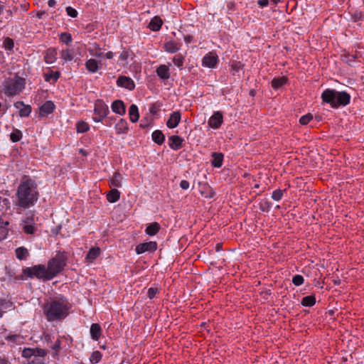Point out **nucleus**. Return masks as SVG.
Listing matches in <instances>:
<instances>
[{
    "label": "nucleus",
    "instance_id": "nucleus-1",
    "mask_svg": "<svg viewBox=\"0 0 364 364\" xmlns=\"http://www.w3.org/2000/svg\"><path fill=\"white\" fill-rule=\"evenodd\" d=\"M19 206L26 208L33 205L38 199L36 185L31 179L23 181L17 190Z\"/></svg>",
    "mask_w": 364,
    "mask_h": 364
},
{
    "label": "nucleus",
    "instance_id": "nucleus-2",
    "mask_svg": "<svg viewBox=\"0 0 364 364\" xmlns=\"http://www.w3.org/2000/svg\"><path fill=\"white\" fill-rule=\"evenodd\" d=\"M43 310L48 321L60 320L68 314L67 304L63 299H55L46 303Z\"/></svg>",
    "mask_w": 364,
    "mask_h": 364
},
{
    "label": "nucleus",
    "instance_id": "nucleus-3",
    "mask_svg": "<svg viewBox=\"0 0 364 364\" xmlns=\"http://www.w3.org/2000/svg\"><path fill=\"white\" fill-rule=\"evenodd\" d=\"M321 98L324 102L328 103L332 107L336 108L339 106L348 105L350 100V95L346 92H338L335 90L326 89L323 92Z\"/></svg>",
    "mask_w": 364,
    "mask_h": 364
},
{
    "label": "nucleus",
    "instance_id": "nucleus-4",
    "mask_svg": "<svg viewBox=\"0 0 364 364\" xmlns=\"http://www.w3.org/2000/svg\"><path fill=\"white\" fill-rule=\"evenodd\" d=\"M66 255L65 253H58L53 258L48 262V275L47 279H52L59 274L66 264Z\"/></svg>",
    "mask_w": 364,
    "mask_h": 364
},
{
    "label": "nucleus",
    "instance_id": "nucleus-5",
    "mask_svg": "<svg viewBox=\"0 0 364 364\" xmlns=\"http://www.w3.org/2000/svg\"><path fill=\"white\" fill-rule=\"evenodd\" d=\"M25 86V80L18 76L7 78L4 82V92L7 96H14L21 92Z\"/></svg>",
    "mask_w": 364,
    "mask_h": 364
},
{
    "label": "nucleus",
    "instance_id": "nucleus-6",
    "mask_svg": "<svg viewBox=\"0 0 364 364\" xmlns=\"http://www.w3.org/2000/svg\"><path fill=\"white\" fill-rule=\"evenodd\" d=\"M23 272L29 277H36L38 279L48 280L47 277H48V272L47 267L43 264L35 265L32 267H27L23 270Z\"/></svg>",
    "mask_w": 364,
    "mask_h": 364
},
{
    "label": "nucleus",
    "instance_id": "nucleus-7",
    "mask_svg": "<svg viewBox=\"0 0 364 364\" xmlns=\"http://www.w3.org/2000/svg\"><path fill=\"white\" fill-rule=\"evenodd\" d=\"M157 249V244L156 242H149L141 243L136 247V252L138 255L142 254L146 252H154Z\"/></svg>",
    "mask_w": 364,
    "mask_h": 364
},
{
    "label": "nucleus",
    "instance_id": "nucleus-8",
    "mask_svg": "<svg viewBox=\"0 0 364 364\" xmlns=\"http://www.w3.org/2000/svg\"><path fill=\"white\" fill-rule=\"evenodd\" d=\"M95 114L101 117H106L108 112V106L101 100H97L95 104Z\"/></svg>",
    "mask_w": 364,
    "mask_h": 364
},
{
    "label": "nucleus",
    "instance_id": "nucleus-9",
    "mask_svg": "<svg viewBox=\"0 0 364 364\" xmlns=\"http://www.w3.org/2000/svg\"><path fill=\"white\" fill-rule=\"evenodd\" d=\"M218 63V55L213 53H208L203 58V65L213 68Z\"/></svg>",
    "mask_w": 364,
    "mask_h": 364
},
{
    "label": "nucleus",
    "instance_id": "nucleus-10",
    "mask_svg": "<svg viewBox=\"0 0 364 364\" xmlns=\"http://www.w3.org/2000/svg\"><path fill=\"white\" fill-rule=\"evenodd\" d=\"M117 84L119 87H124L129 90H132L135 87L134 81L129 77L120 76L117 80Z\"/></svg>",
    "mask_w": 364,
    "mask_h": 364
},
{
    "label": "nucleus",
    "instance_id": "nucleus-11",
    "mask_svg": "<svg viewBox=\"0 0 364 364\" xmlns=\"http://www.w3.org/2000/svg\"><path fill=\"white\" fill-rule=\"evenodd\" d=\"M223 122V115L220 112H215L209 119L208 124L213 129H218L220 127Z\"/></svg>",
    "mask_w": 364,
    "mask_h": 364
},
{
    "label": "nucleus",
    "instance_id": "nucleus-12",
    "mask_svg": "<svg viewBox=\"0 0 364 364\" xmlns=\"http://www.w3.org/2000/svg\"><path fill=\"white\" fill-rule=\"evenodd\" d=\"M168 141H169L168 145H169L170 148L173 150H178L179 149H181L183 146V139L179 136H176V135L171 136L168 138Z\"/></svg>",
    "mask_w": 364,
    "mask_h": 364
},
{
    "label": "nucleus",
    "instance_id": "nucleus-13",
    "mask_svg": "<svg viewBox=\"0 0 364 364\" xmlns=\"http://www.w3.org/2000/svg\"><path fill=\"white\" fill-rule=\"evenodd\" d=\"M181 121V113L179 112H173L166 122L168 128L173 129L178 126Z\"/></svg>",
    "mask_w": 364,
    "mask_h": 364
},
{
    "label": "nucleus",
    "instance_id": "nucleus-14",
    "mask_svg": "<svg viewBox=\"0 0 364 364\" xmlns=\"http://www.w3.org/2000/svg\"><path fill=\"white\" fill-rule=\"evenodd\" d=\"M55 109V105L51 101H46L43 105L40 107V115L41 116H46L53 112Z\"/></svg>",
    "mask_w": 364,
    "mask_h": 364
},
{
    "label": "nucleus",
    "instance_id": "nucleus-15",
    "mask_svg": "<svg viewBox=\"0 0 364 364\" xmlns=\"http://www.w3.org/2000/svg\"><path fill=\"white\" fill-rule=\"evenodd\" d=\"M57 50L55 48H49L46 50L44 59L47 64L53 63L57 59Z\"/></svg>",
    "mask_w": 364,
    "mask_h": 364
},
{
    "label": "nucleus",
    "instance_id": "nucleus-16",
    "mask_svg": "<svg viewBox=\"0 0 364 364\" xmlns=\"http://www.w3.org/2000/svg\"><path fill=\"white\" fill-rule=\"evenodd\" d=\"M112 109L116 114L123 115L125 113V106L122 101L115 100L112 104Z\"/></svg>",
    "mask_w": 364,
    "mask_h": 364
},
{
    "label": "nucleus",
    "instance_id": "nucleus-17",
    "mask_svg": "<svg viewBox=\"0 0 364 364\" xmlns=\"http://www.w3.org/2000/svg\"><path fill=\"white\" fill-rule=\"evenodd\" d=\"M158 76L163 79L167 80L170 77L169 68L166 65H161L156 69Z\"/></svg>",
    "mask_w": 364,
    "mask_h": 364
},
{
    "label": "nucleus",
    "instance_id": "nucleus-18",
    "mask_svg": "<svg viewBox=\"0 0 364 364\" xmlns=\"http://www.w3.org/2000/svg\"><path fill=\"white\" fill-rule=\"evenodd\" d=\"M102 329L98 323H92L90 326L91 338L95 341H98L101 336Z\"/></svg>",
    "mask_w": 364,
    "mask_h": 364
},
{
    "label": "nucleus",
    "instance_id": "nucleus-19",
    "mask_svg": "<svg viewBox=\"0 0 364 364\" xmlns=\"http://www.w3.org/2000/svg\"><path fill=\"white\" fill-rule=\"evenodd\" d=\"M162 23L163 22L161 18L159 16H155L151 20L149 24V27L151 30L157 31L161 28Z\"/></svg>",
    "mask_w": 364,
    "mask_h": 364
},
{
    "label": "nucleus",
    "instance_id": "nucleus-20",
    "mask_svg": "<svg viewBox=\"0 0 364 364\" xmlns=\"http://www.w3.org/2000/svg\"><path fill=\"white\" fill-rule=\"evenodd\" d=\"M129 115L131 122H136L139 117L138 107L135 105H132L129 109Z\"/></svg>",
    "mask_w": 364,
    "mask_h": 364
},
{
    "label": "nucleus",
    "instance_id": "nucleus-21",
    "mask_svg": "<svg viewBox=\"0 0 364 364\" xmlns=\"http://www.w3.org/2000/svg\"><path fill=\"white\" fill-rule=\"evenodd\" d=\"M213 161L211 162L214 167L220 168L223 165V154L221 153L213 152L212 154Z\"/></svg>",
    "mask_w": 364,
    "mask_h": 364
},
{
    "label": "nucleus",
    "instance_id": "nucleus-22",
    "mask_svg": "<svg viewBox=\"0 0 364 364\" xmlns=\"http://www.w3.org/2000/svg\"><path fill=\"white\" fill-rule=\"evenodd\" d=\"M75 52L73 49H65L60 52V56L64 63L73 60Z\"/></svg>",
    "mask_w": 364,
    "mask_h": 364
},
{
    "label": "nucleus",
    "instance_id": "nucleus-23",
    "mask_svg": "<svg viewBox=\"0 0 364 364\" xmlns=\"http://www.w3.org/2000/svg\"><path fill=\"white\" fill-rule=\"evenodd\" d=\"M34 355L33 359L32 360V363L37 362L41 363V358H43L46 355V351L41 348H33Z\"/></svg>",
    "mask_w": 364,
    "mask_h": 364
},
{
    "label": "nucleus",
    "instance_id": "nucleus-24",
    "mask_svg": "<svg viewBox=\"0 0 364 364\" xmlns=\"http://www.w3.org/2000/svg\"><path fill=\"white\" fill-rule=\"evenodd\" d=\"M119 197H120V193L116 188L112 189L107 194V199L109 203H115L116 201H117L119 199Z\"/></svg>",
    "mask_w": 364,
    "mask_h": 364
},
{
    "label": "nucleus",
    "instance_id": "nucleus-25",
    "mask_svg": "<svg viewBox=\"0 0 364 364\" xmlns=\"http://www.w3.org/2000/svg\"><path fill=\"white\" fill-rule=\"evenodd\" d=\"M100 249L99 247L92 248L86 256V260L89 262H92L100 255Z\"/></svg>",
    "mask_w": 364,
    "mask_h": 364
},
{
    "label": "nucleus",
    "instance_id": "nucleus-26",
    "mask_svg": "<svg viewBox=\"0 0 364 364\" xmlns=\"http://www.w3.org/2000/svg\"><path fill=\"white\" fill-rule=\"evenodd\" d=\"M152 139L155 143L161 145L164 143L165 136L161 131L156 130L152 133Z\"/></svg>",
    "mask_w": 364,
    "mask_h": 364
},
{
    "label": "nucleus",
    "instance_id": "nucleus-27",
    "mask_svg": "<svg viewBox=\"0 0 364 364\" xmlns=\"http://www.w3.org/2000/svg\"><path fill=\"white\" fill-rule=\"evenodd\" d=\"M115 129L117 134L125 133L127 130V124L124 119H121L116 124Z\"/></svg>",
    "mask_w": 364,
    "mask_h": 364
},
{
    "label": "nucleus",
    "instance_id": "nucleus-28",
    "mask_svg": "<svg viewBox=\"0 0 364 364\" xmlns=\"http://www.w3.org/2000/svg\"><path fill=\"white\" fill-rule=\"evenodd\" d=\"M86 68L91 73H96L98 70L97 62L95 59H89L85 63Z\"/></svg>",
    "mask_w": 364,
    "mask_h": 364
},
{
    "label": "nucleus",
    "instance_id": "nucleus-29",
    "mask_svg": "<svg viewBox=\"0 0 364 364\" xmlns=\"http://www.w3.org/2000/svg\"><path fill=\"white\" fill-rule=\"evenodd\" d=\"M166 51L170 53H174L179 50V47L174 41H168L164 44Z\"/></svg>",
    "mask_w": 364,
    "mask_h": 364
},
{
    "label": "nucleus",
    "instance_id": "nucleus-30",
    "mask_svg": "<svg viewBox=\"0 0 364 364\" xmlns=\"http://www.w3.org/2000/svg\"><path fill=\"white\" fill-rule=\"evenodd\" d=\"M122 176L119 173H114L112 178L110 181V186L114 187L122 186Z\"/></svg>",
    "mask_w": 364,
    "mask_h": 364
},
{
    "label": "nucleus",
    "instance_id": "nucleus-31",
    "mask_svg": "<svg viewBox=\"0 0 364 364\" xmlns=\"http://www.w3.org/2000/svg\"><path fill=\"white\" fill-rule=\"evenodd\" d=\"M316 303V298L314 295H309L304 297L301 300V305L304 306H312Z\"/></svg>",
    "mask_w": 364,
    "mask_h": 364
},
{
    "label": "nucleus",
    "instance_id": "nucleus-32",
    "mask_svg": "<svg viewBox=\"0 0 364 364\" xmlns=\"http://www.w3.org/2000/svg\"><path fill=\"white\" fill-rule=\"evenodd\" d=\"M159 225L157 223H151L146 228V232L149 235H154L159 232Z\"/></svg>",
    "mask_w": 364,
    "mask_h": 364
},
{
    "label": "nucleus",
    "instance_id": "nucleus-33",
    "mask_svg": "<svg viewBox=\"0 0 364 364\" xmlns=\"http://www.w3.org/2000/svg\"><path fill=\"white\" fill-rule=\"evenodd\" d=\"M9 225L8 222H1L0 221V241L4 240L8 233V228Z\"/></svg>",
    "mask_w": 364,
    "mask_h": 364
},
{
    "label": "nucleus",
    "instance_id": "nucleus-34",
    "mask_svg": "<svg viewBox=\"0 0 364 364\" xmlns=\"http://www.w3.org/2000/svg\"><path fill=\"white\" fill-rule=\"evenodd\" d=\"M3 47L6 50L11 53L13 51L14 47V43L13 39L6 37L3 43Z\"/></svg>",
    "mask_w": 364,
    "mask_h": 364
},
{
    "label": "nucleus",
    "instance_id": "nucleus-35",
    "mask_svg": "<svg viewBox=\"0 0 364 364\" xmlns=\"http://www.w3.org/2000/svg\"><path fill=\"white\" fill-rule=\"evenodd\" d=\"M16 254L17 258L19 259H23L28 255V252L25 247H18L16 250Z\"/></svg>",
    "mask_w": 364,
    "mask_h": 364
},
{
    "label": "nucleus",
    "instance_id": "nucleus-36",
    "mask_svg": "<svg viewBox=\"0 0 364 364\" xmlns=\"http://www.w3.org/2000/svg\"><path fill=\"white\" fill-rule=\"evenodd\" d=\"M285 82H286V78L284 77H280V78H274L272 81V86L274 89H278V88L281 87L283 85H284Z\"/></svg>",
    "mask_w": 364,
    "mask_h": 364
},
{
    "label": "nucleus",
    "instance_id": "nucleus-37",
    "mask_svg": "<svg viewBox=\"0 0 364 364\" xmlns=\"http://www.w3.org/2000/svg\"><path fill=\"white\" fill-rule=\"evenodd\" d=\"M60 77V73L55 72L54 73H46L44 75L45 80L47 82L50 81L51 80L55 82L58 80Z\"/></svg>",
    "mask_w": 364,
    "mask_h": 364
},
{
    "label": "nucleus",
    "instance_id": "nucleus-38",
    "mask_svg": "<svg viewBox=\"0 0 364 364\" xmlns=\"http://www.w3.org/2000/svg\"><path fill=\"white\" fill-rule=\"evenodd\" d=\"M77 132L84 133L89 130V125L85 122H79L77 124Z\"/></svg>",
    "mask_w": 364,
    "mask_h": 364
},
{
    "label": "nucleus",
    "instance_id": "nucleus-39",
    "mask_svg": "<svg viewBox=\"0 0 364 364\" xmlns=\"http://www.w3.org/2000/svg\"><path fill=\"white\" fill-rule=\"evenodd\" d=\"M102 358L101 353L100 351H94L90 356V362L92 363H97Z\"/></svg>",
    "mask_w": 364,
    "mask_h": 364
},
{
    "label": "nucleus",
    "instance_id": "nucleus-40",
    "mask_svg": "<svg viewBox=\"0 0 364 364\" xmlns=\"http://www.w3.org/2000/svg\"><path fill=\"white\" fill-rule=\"evenodd\" d=\"M31 112V107L30 105H25L19 111V115L21 117H28Z\"/></svg>",
    "mask_w": 364,
    "mask_h": 364
},
{
    "label": "nucleus",
    "instance_id": "nucleus-41",
    "mask_svg": "<svg viewBox=\"0 0 364 364\" xmlns=\"http://www.w3.org/2000/svg\"><path fill=\"white\" fill-rule=\"evenodd\" d=\"M60 39L63 43L68 45L72 41V36L68 33H62L60 36Z\"/></svg>",
    "mask_w": 364,
    "mask_h": 364
},
{
    "label": "nucleus",
    "instance_id": "nucleus-42",
    "mask_svg": "<svg viewBox=\"0 0 364 364\" xmlns=\"http://www.w3.org/2000/svg\"><path fill=\"white\" fill-rule=\"evenodd\" d=\"M242 64L240 62H235L232 65V75H237L240 70L242 68Z\"/></svg>",
    "mask_w": 364,
    "mask_h": 364
},
{
    "label": "nucleus",
    "instance_id": "nucleus-43",
    "mask_svg": "<svg viewBox=\"0 0 364 364\" xmlns=\"http://www.w3.org/2000/svg\"><path fill=\"white\" fill-rule=\"evenodd\" d=\"M183 60H184V58L181 55H177L174 56V58L173 59V62L174 65L178 68H180L183 65Z\"/></svg>",
    "mask_w": 364,
    "mask_h": 364
},
{
    "label": "nucleus",
    "instance_id": "nucleus-44",
    "mask_svg": "<svg viewBox=\"0 0 364 364\" xmlns=\"http://www.w3.org/2000/svg\"><path fill=\"white\" fill-rule=\"evenodd\" d=\"M313 119V116L311 114H305L304 116H302L300 119H299V122L302 124V125H306L307 124L311 119Z\"/></svg>",
    "mask_w": 364,
    "mask_h": 364
},
{
    "label": "nucleus",
    "instance_id": "nucleus-45",
    "mask_svg": "<svg viewBox=\"0 0 364 364\" xmlns=\"http://www.w3.org/2000/svg\"><path fill=\"white\" fill-rule=\"evenodd\" d=\"M23 230L28 234H33L36 231V227L31 224L26 223L23 225Z\"/></svg>",
    "mask_w": 364,
    "mask_h": 364
},
{
    "label": "nucleus",
    "instance_id": "nucleus-46",
    "mask_svg": "<svg viewBox=\"0 0 364 364\" xmlns=\"http://www.w3.org/2000/svg\"><path fill=\"white\" fill-rule=\"evenodd\" d=\"M22 134L20 131L12 132L10 134V139L13 142H17L21 139Z\"/></svg>",
    "mask_w": 364,
    "mask_h": 364
},
{
    "label": "nucleus",
    "instance_id": "nucleus-47",
    "mask_svg": "<svg viewBox=\"0 0 364 364\" xmlns=\"http://www.w3.org/2000/svg\"><path fill=\"white\" fill-rule=\"evenodd\" d=\"M304 279L301 275H295L292 279V282L296 286H300L304 283Z\"/></svg>",
    "mask_w": 364,
    "mask_h": 364
},
{
    "label": "nucleus",
    "instance_id": "nucleus-48",
    "mask_svg": "<svg viewBox=\"0 0 364 364\" xmlns=\"http://www.w3.org/2000/svg\"><path fill=\"white\" fill-rule=\"evenodd\" d=\"M283 196V191L280 190V189H277V190H275L273 193H272V198L274 200H281L282 197Z\"/></svg>",
    "mask_w": 364,
    "mask_h": 364
},
{
    "label": "nucleus",
    "instance_id": "nucleus-49",
    "mask_svg": "<svg viewBox=\"0 0 364 364\" xmlns=\"http://www.w3.org/2000/svg\"><path fill=\"white\" fill-rule=\"evenodd\" d=\"M65 10H66L67 14H68L69 16H70V17H72V18H75V17H77V11L75 9H73V7H71V6H68V7H66Z\"/></svg>",
    "mask_w": 364,
    "mask_h": 364
},
{
    "label": "nucleus",
    "instance_id": "nucleus-50",
    "mask_svg": "<svg viewBox=\"0 0 364 364\" xmlns=\"http://www.w3.org/2000/svg\"><path fill=\"white\" fill-rule=\"evenodd\" d=\"M34 353L33 348H25L22 352V355L24 358H32L33 357Z\"/></svg>",
    "mask_w": 364,
    "mask_h": 364
},
{
    "label": "nucleus",
    "instance_id": "nucleus-51",
    "mask_svg": "<svg viewBox=\"0 0 364 364\" xmlns=\"http://www.w3.org/2000/svg\"><path fill=\"white\" fill-rule=\"evenodd\" d=\"M157 293V289L149 288L147 292L148 297L149 299L154 298Z\"/></svg>",
    "mask_w": 364,
    "mask_h": 364
},
{
    "label": "nucleus",
    "instance_id": "nucleus-52",
    "mask_svg": "<svg viewBox=\"0 0 364 364\" xmlns=\"http://www.w3.org/2000/svg\"><path fill=\"white\" fill-rule=\"evenodd\" d=\"M53 350H55L54 355H56L58 353V350L60 349V340H57L52 347Z\"/></svg>",
    "mask_w": 364,
    "mask_h": 364
},
{
    "label": "nucleus",
    "instance_id": "nucleus-53",
    "mask_svg": "<svg viewBox=\"0 0 364 364\" xmlns=\"http://www.w3.org/2000/svg\"><path fill=\"white\" fill-rule=\"evenodd\" d=\"M159 107L155 104H151L149 109V112L154 114H156V112L159 111Z\"/></svg>",
    "mask_w": 364,
    "mask_h": 364
},
{
    "label": "nucleus",
    "instance_id": "nucleus-54",
    "mask_svg": "<svg viewBox=\"0 0 364 364\" xmlns=\"http://www.w3.org/2000/svg\"><path fill=\"white\" fill-rule=\"evenodd\" d=\"M129 51L123 50L122 52L120 53L119 58L122 60H126L129 58Z\"/></svg>",
    "mask_w": 364,
    "mask_h": 364
},
{
    "label": "nucleus",
    "instance_id": "nucleus-55",
    "mask_svg": "<svg viewBox=\"0 0 364 364\" xmlns=\"http://www.w3.org/2000/svg\"><path fill=\"white\" fill-rule=\"evenodd\" d=\"M180 187L183 190H187L189 188V182L186 180L181 181L180 183Z\"/></svg>",
    "mask_w": 364,
    "mask_h": 364
},
{
    "label": "nucleus",
    "instance_id": "nucleus-56",
    "mask_svg": "<svg viewBox=\"0 0 364 364\" xmlns=\"http://www.w3.org/2000/svg\"><path fill=\"white\" fill-rule=\"evenodd\" d=\"M23 106H24L23 102H21V101H19V102H15V103H14V107H15L16 109H19V111L21 109V108H22Z\"/></svg>",
    "mask_w": 364,
    "mask_h": 364
},
{
    "label": "nucleus",
    "instance_id": "nucleus-57",
    "mask_svg": "<svg viewBox=\"0 0 364 364\" xmlns=\"http://www.w3.org/2000/svg\"><path fill=\"white\" fill-rule=\"evenodd\" d=\"M257 3L261 7H264V6H266L268 5L269 1L268 0H259Z\"/></svg>",
    "mask_w": 364,
    "mask_h": 364
},
{
    "label": "nucleus",
    "instance_id": "nucleus-58",
    "mask_svg": "<svg viewBox=\"0 0 364 364\" xmlns=\"http://www.w3.org/2000/svg\"><path fill=\"white\" fill-rule=\"evenodd\" d=\"M105 56L107 59H112L114 56V53L112 51H109L106 53Z\"/></svg>",
    "mask_w": 364,
    "mask_h": 364
},
{
    "label": "nucleus",
    "instance_id": "nucleus-59",
    "mask_svg": "<svg viewBox=\"0 0 364 364\" xmlns=\"http://www.w3.org/2000/svg\"><path fill=\"white\" fill-rule=\"evenodd\" d=\"M105 117H101L100 116L93 117V121L95 122H101Z\"/></svg>",
    "mask_w": 364,
    "mask_h": 364
},
{
    "label": "nucleus",
    "instance_id": "nucleus-60",
    "mask_svg": "<svg viewBox=\"0 0 364 364\" xmlns=\"http://www.w3.org/2000/svg\"><path fill=\"white\" fill-rule=\"evenodd\" d=\"M48 4L50 7H53L56 4L55 0H49Z\"/></svg>",
    "mask_w": 364,
    "mask_h": 364
},
{
    "label": "nucleus",
    "instance_id": "nucleus-61",
    "mask_svg": "<svg viewBox=\"0 0 364 364\" xmlns=\"http://www.w3.org/2000/svg\"><path fill=\"white\" fill-rule=\"evenodd\" d=\"M102 55H102V53H101V52H100V53L96 52V53H95V56H96V57H97V58H102Z\"/></svg>",
    "mask_w": 364,
    "mask_h": 364
},
{
    "label": "nucleus",
    "instance_id": "nucleus-62",
    "mask_svg": "<svg viewBox=\"0 0 364 364\" xmlns=\"http://www.w3.org/2000/svg\"><path fill=\"white\" fill-rule=\"evenodd\" d=\"M0 364H8V362L5 359L0 358Z\"/></svg>",
    "mask_w": 364,
    "mask_h": 364
},
{
    "label": "nucleus",
    "instance_id": "nucleus-63",
    "mask_svg": "<svg viewBox=\"0 0 364 364\" xmlns=\"http://www.w3.org/2000/svg\"><path fill=\"white\" fill-rule=\"evenodd\" d=\"M221 248V245L220 244H217L216 245V250L217 251H219Z\"/></svg>",
    "mask_w": 364,
    "mask_h": 364
},
{
    "label": "nucleus",
    "instance_id": "nucleus-64",
    "mask_svg": "<svg viewBox=\"0 0 364 364\" xmlns=\"http://www.w3.org/2000/svg\"><path fill=\"white\" fill-rule=\"evenodd\" d=\"M4 11V6L2 5H0V15L2 14Z\"/></svg>",
    "mask_w": 364,
    "mask_h": 364
}]
</instances>
